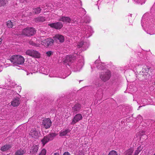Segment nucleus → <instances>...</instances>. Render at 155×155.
<instances>
[{"instance_id":"f257e3e1","label":"nucleus","mask_w":155,"mask_h":155,"mask_svg":"<svg viewBox=\"0 0 155 155\" xmlns=\"http://www.w3.org/2000/svg\"><path fill=\"white\" fill-rule=\"evenodd\" d=\"M10 61L15 64L22 65L25 61L24 58L21 55H15L12 56L10 59Z\"/></svg>"},{"instance_id":"f03ea898","label":"nucleus","mask_w":155,"mask_h":155,"mask_svg":"<svg viewBox=\"0 0 155 155\" xmlns=\"http://www.w3.org/2000/svg\"><path fill=\"white\" fill-rule=\"evenodd\" d=\"M36 31L35 29L30 27H27L22 31V34L27 36H30L34 35Z\"/></svg>"},{"instance_id":"7ed1b4c3","label":"nucleus","mask_w":155,"mask_h":155,"mask_svg":"<svg viewBox=\"0 0 155 155\" xmlns=\"http://www.w3.org/2000/svg\"><path fill=\"white\" fill-rule=\"evenodd\" d=\"M25 54L32 57L35 58H39L41 57L40 54L36 51L29 49L26 51Z\"/></svg>"},{"instance_id":"20e7f679","label":"nucleus","mask_w":155,"mask_h":155,"mask_svg":"<svg viewBox=\"0 0 155 155\" xmlns=\"http://www.w3.org/2000/svg\"><path fill=\"white\" fill-rule=\"evenodd\" d=\"M56 135V134L52 133L48 136L45 137L41 140L43 146H44L49 141L52 140Z\"/></svg>"},{"instance_id":"39448f33","label":"nucleus","mask_w":155,"mask_h":155,"mask_svg":"<svg viewBox=\"0 0 155 155\" xmlns=\"http://www.w3.org/2000/svg\"><path fill=\"white\" fill-rule=\"evenodd\" d=\"M111 76L110 71L109 70H107L106 72L101 73L100 78L103 81H106L109 79Z\"/></svg>"},{"instance_id":"423d86ee","label":"nucleus","mask_w":155,"mask_h":155,"mask_svg":"<svg viewBox=\"0 0 155 155\" xmlns=\"http://www.w3.org/2000/svg\"><path fill=\"white\" fill-rule=\"evenodd\" d=\"M40 132L35 129H32L29 133V135L31 137L36 139L40 137Z\"/></svg>"},{"instance_id":"0eeeda50","label":"nucleus","mask_w":155,"mask_h":155,"mask_svg":"<svg viewBox=\"0 0 155 155\" xmlns=\"http://www.w3.org/2000/svg\"><path fill=\"white\" fill-rule=\"evenodd\" d=\"M85 32V37L84 38H89L92 35V30L91 26H86L84 29Z\"/></svg>"},{"instance_id":"6e6552de","label":"nucleus","mask_w":155,"mask_h":155,"mask_svg":"<svg viewBox=\"0 0 155 155\" xmlns=\"http://www.w3.org/2000/svg\"><path fill=\"white\" fill-rule=\"evenodd\" d=\"M53 42V39H44L42 41L41 44L45 47H47L52 45Z\"/></svg>"},{"instance_id":"1a4fd4ad","label":"nucleus","mask_w":155,"mask_h":155,"mask_svg":"<svg viewBox=\"0 0 155 155\" xmlns=\"http://www.w3.org/2000/svg\"><path fill=\"white\" fill-rule=\"evenodd\" d=\"M82 118V116L80 114H78L74 116L73 119L71 124L72 125H74L77 122H78Z\"/></svg>"},{"instance_id":"9d476101","label":"nucleus","mask_w":155,"mask_h":155,"mask_svg":"<svg viewBox=\"0 0 155 155\" xmlns=\"http://www.w3.org/2000/svg\"><path fill=\"white\" fill-rule=\"evenodd\" d=\"M48 25L51 28H54L57 29H60L63 27L62 24L61 22L49 24H48Z\"/></svg>"},{"instance_id":"9b49d317","label":"nucleus","mask_w":155,"mask_h":155,"mask_svg":"<svg viewBox=\"0 0 155 155\" xmlns=\"http://www.w3.org/2000/svg\"><path fill=\"white\" fill-rule=\"evenodd\" d=\"M43 124L45 127L46 128L50 127L51 124V122L49 118H46L44 119L43 122Z\"/></svg>"},{"instance_id":"f8f14e48","label":"nucleus","mask_w":155,"mask_h":155,"mask_svg":"<svg viewBox=\"0 0 155 155\" xmlns=\"http://www.w3.org/2000/svg\"><path fill=\"white\" fill-rule=\"evenodd\" d=\"M150 67L149 66L145 65L143 66L142 68V73L146 76L148 75L149 76L148 73L150 71Z\"/></svg>"},{"instance_id":"ddd939ff","label":"nucleus","mask_w":155,"mask_h":155,"mask_svg":"<svg viewBox=\"0 0 155 155\" xmlns=\"http://www.w3.org/2000/svg\"><path fill=\"white\" fill-rule=\"evenodd\" d=\"M19 98L18 97L14 99L11 102V105L14 107H16L19 105L20 104Z\"/></svg>"},{"instance_id":"4468645a","label":"nucleus","mask_w":155,"mask_h":155,"mask_svg":"<svg viewBox=\"0 0 155 155\" xmlns=\"http://www.w3.org/2000/svg\"><path fill=\"white\" fill-rule=\"evenodd\" d=\"M59 21H62L66 23H69L71 21V19L68 17L62 16L59 19Z\"/></svg>"},{"instance_id":"2eb2a0df","label":"nucleus","mask_w":155,"mask_h":155,"mask_svg":"<svg viewBox=\"0 0 155 155\" xmlns=\"http://www.w3.org/2000/svg\"><path fill=\"white\" fill-rule=\"evenodd\" d=\"M80 105L79 104H77L72 107V110L74 113H76L79 111L80 108Z\"/></svg>"},{"instance_id":"dca6fc26","label":"nucleus","mask_w":155,"mask_h":155,"mask_svg":"<svg viewBox=\"0 0 155 155\" xmlns=\"http://www.w3.org/2000/svg\"><path fill=\"white\" fill-rule=\"evenodd\" d=\"M38 149L37 145H33L31 148L30 152L33 153L35 154L37 152Z\"/></svg>"},{"instance_id":"f3484780","label":"nucleus","mask_w":155,"mask_h":155,"mask_svg":"<svg viewBox=\"0 0 155 155\" xmlns=\"http://www.w3.org/2000/svg\"><path fill=\"white\" fill-rule=\"evenodd\" d=\"M25 152L26 151L24 150L20 149L17 151L15 154L16 155H23Z\"/></svg>"},{"instance_id":"a211bd4d","label":"nucleus","mask_w":155,"mask_h":155,"mask_svg":"<svg viewBox=\"0 0 155 155\" xmlns=\"http://www.w3.org/2000/svg\"><path fill=\"white\" fill-rule=\"evenodd\" d=\"M78 46L79 48L83 47V48H87L88 46V44L86 42H81L78 45Z\"/></svg>"},{"instance_id":"6ab92c4d","label":"nucleus","mask_w":155,"mask_h":155,"mask_svg":"<svg viewBox=\"0 0 155 155\" xmlns=\"http://www.w3.org/2000/svg\"><path fill=\"white\" fill-rule=\"evenodd\" d=\"M70 130L68 129H65L61 130L60 133V136H64L67 134L68 133H69Z\"/></svg>"},{"instance_id":"aec40b11","label":"nucleus","mask_w":155,"mask_h":155,"mask_svg":"<svg viewBox=\"0 0 155 155\" xmlns=\"http://www.w3.org/2000/svg\"><path fill=\"white\" fill-rule=\"evenodd\" d=\"M11 146L9 145H5L1 147V150L2 151H6L11 148Z\"/></svg>"},{"instance_id":"412c9836","label":"nucleus","mask_w":155,"mask_h":155,"mask_svg":"<svg viewBox=\"0 0 155 155\" xmlns=\"http://www.w3.org/2000/svg\"><path fill=\"white\" fill-rule=\"evenodd\" d=\"M73 58L71 55H67L65 57L64 61L65 62H71Z\"/></svg>"},{"instance_id":"4be33fe9","label":"nucleus","mask_w":155,"mask_h":155,"mask_svg":"<svg viewBox=\"0 0 155 155\" xmlns=\"http://www.w3.org/2000/svg\"><path fill=\"white\" fill-rule=\"evenodd\" d=\"M134 150V149L132 148L129 149L125 152V155H132Z\"/></svg>"},{"instance_id":"5701e85b","label":"nucleus","mask_w":155,"mask_h":155,"mask_svg":"<svg viewBox=\"0 0 155 155\" xmlns=\"http://www.w3.org/2000/svg\"><path fill=\"white\" fill-rule=\"evenodd\" d=\"M46 20L45 17H39L35 19V21L38 22H43Z\"/></svg>"},{"instance_id":"b1692460","label":"nucleus","mask_w":155,"mask_h":155,"mask_svg":"<svg viewBox=\"0 0 155 155\" xmlns=\"http://www.w3.org/2000/svg\"><path fill=\"white\" fill-rule=\"evenodd\" d=\"M41 9L40 8H37L33 9V12L35 14H38L40 13Z\"/></svg>"},{"instance_id":"393cba45","label":"nucleus","mask_w":155,"mask_h":155,"mask_svg":"<svg viewBox=\"0 0 155 155\" xmlns=\"http://www.w3.org/2000/svg\"><path fill=\"white\" fill-rule=\"evenodd\" d=\"M142 147L141 146L139 147L137 149V150L135 151L134 155H137L139 152L142 150Z\"/></svg>"},{"instance_id":"a878e982","label":"nucleus","mask_w":155,"mask_h":155,"mask_svg":"<svg viewBox=\"0 0 155 155\" xmlns=\"http://www.w3.org/2000/svg\"><path fill=\"white\" fill-rule=\"evenodd\" d=\"M54 39H64V36L60 34H56L54 36Z\"/></svg>"},{"instance_id":"bb28decb","label":"nucleus","mask_w":155,"mask_h":155,"mask_svg":"<svg viewBox=\"0 0 155 155\" xmlns=\"http://www.w3.org/2000/svg\"><path fill=\"white\" fill-rule=\"evenodd\" d=\"M7 2V0H0V7L4 6Z\"/></svg>"},{"instance_id":"cd10ccee","label":"nucleus","mask_w":155,"mask_h":155,"mask_svg":"<svg viewBox=\"0 0 155 155\" xmlns=\"http://www.w3.org/2000/svg\"><path fill=\"white\" fill-rule=\"evenodd\" d=\"M7 25L9 28H12L13 26V24L11 21H8L7 22Z\"/></svg>"},{"instance_id":"c85d7f7f","label":"nucleus","mask_w":155,"mask_h":155,"mask_svg":"<svg viewBox=\"0 0 155 155\" xmlns=\"http://www.w3.org/2000/svg\"><path fill=\"white\" fill-rule=\"evenodd\" d=\"M108 155H118V154L116 151L113 150L109 152Z\"/></svg>"},{"instance_id":"c756f323","label":"nucleus","mask_w":155,"mask_h":155,"mask_svg":"<svg viewBox=\"0 0 155 155\" xmlns=\"http://www.w3.org/2000/svg\"><path fill=\"white\" fill-rule=\"evenodd\" d=\"M46 153V151L45 149H43L38 155H45Z\"/></svg>"},{"instance_id":"7c9ffc66","label":"nucleus","mask_w":155,"mask_h":155,"mask_svg":"<svg viewBox=\"0 0 155 155\" xmlns=\"http://www.w3.org/2000/svg\"><path fill=\"white\" fill-rule=\"evenodd\" d=\"M53 54V52L51 51H48L46 53V56L48 57L51 56Z\"/></svg>"},{"instance_id":"2f4dec72","label":"nucleus","mask_w":155,"mask_h":155,"mask_svg":"<svg viewBox=\"0 0 155 155\" xmlns=\"http://www.w3.org/2000/svg\"><path fill=\"white\" fill-rule=\"evenodd\" d=\"M85 19L84 20V22L86 23H88L90 22V18L89 16H87L86 17Z\"/></svg>"},{"instance_id":"473e14b6","label":"nucleus","mask_w":155,"mask_h":155,"mask_svg":"<svg viewBox=\"0 0 155 155\" xmlns=\"http://www.w3.org/2000/svg\"><path fill=\"white\" fill-rule=\"evenodd\" d=\"M83 62H81L79 64H78V67H79L80 68H81L83 65Z\"/></svg>"},{"instance_id":"72a5a7b5","label":"nucleus","mask_w":155,"mask_h":155,"mask_svg":"<svg viewBox=\"0 0 155 155\" xmlns=\"http://www.w3.org/2000/svg\"><path fill=\"white\" fill-rule=\"evenodd\" d=\"M3 63H0V72H1L2 69V66L3 65Z\"/></svg>"},{"instance_id":"f704fd0d","label":"nucleus","mask_w":155,"mask_h":155,"mask_svg":"<svg viewBox=\"0 0 155 155\" xmlns=\"http://www.w3.org/2000/svg\"><path fill=\"white\" fill-rule=\"evenodd\" d=\"M63 155H70V153L68 152H65L63 154Z\"/></svg>"},{"instance_id":"c9c22d12","label":"nucleus","mask_w":155,"mask_h":155,"mask_svg":"<svg viewBox=\"0 0 155 155\" xmlns=\"http://www.w3.org/2000/svg\"><path fill=\"white\" fill-rule=\"evenodd\" d=\"M51 155H60L59 153H52Z\"/></svg>"},{"instance_id":"e433bc0d","label":"nucleus","mask_w":155,"mask_h":155,"mask_svg":"<svg viewBox=\"0 0 155 155\" xmlns=\"http://www.w3.org/2000/svg\"><path fill=\"white\" fill-rule=\"evenodd\" d=\"M61 42H63L64 41V39H58Z\"/></svg>"},{"instance_id":"4c0bfd02","label":"nucleus","mask_w":155,"mask_h":155,"mask_svg":"<svg viewBox=\"0 0 155 155\" xmlns=\"http://www.w3.org/2000/svg\"><path fill=\"white\" fill-rule=\"evenodd\" d=\"M32 73H28V72L27 73V75H31L32 74Z\"/></svg>"},{"instance_id":"58836bf2","label":"nucleus","mask_w":155,"mask_h":155,"mask_svg":"<svg viewBox=\"0 0 155 155\" xmlns=\"http://www.w3.org/2000/svg\"><path fill=\"white\" fill-rule=\"evenodd\" d=\"M2 39H0V45L2 43Z\"/></svg>"},{"instance_id":"ea45409f","label":"nucleus","mask_w":155,"mask_h":155,"mask_svg":"<svg viewBox=\"0 0 155 155\" xmlns=\"http://www.w3.org/2000/svg\"><path fill=\"white\" fill-rule=\"evenodd\" d=\"M32 44L33 45H34V46H35V44H34V43H32V44Z\"/></svg>"},{"instance_id":"a19ab883","label":"nucleus","mask_w":155,"mask_h":155,"mask_svg":"<svg viewBox=\"0 0 155 155\" xmlns=\"http://www.w3.org/2000/svg\"><path fill=\"white\" fill-rule=\"evenodd\" d=\"M42 69H44V68H42Z\"/></svg>"},{"instance_id":"79ce46f5","label":"nucleus","mask_w":155,"mask_h":155,"mask_svg":"<svg viewBox=\"0 0 155 155\" xmlns=\"http://www.w3.org/2000/svg\"><path fill=\"white\" fill-rule=\"evenodd\" d=\"M155 155V154L154 155Z\"/></svg>"}]
</instances>
